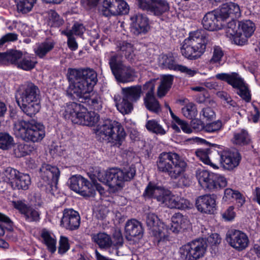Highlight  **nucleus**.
<instances>
[{
	"label": "nucleus",
	"instance_id": "obj_1",
	"mask_svg": "<svg viewBox=\"0 0 260 260\" xmlns=\"http://www.w3.org/2000/svg\"><path fill=\"white\" fill-rule=\"evenodd\" d=\"M67 79L69 86L66 91V96L71 100L83 98L89 108L99 111L102 108L101 98L98 93L90 94L96 84L97 73L90 68H68Z\"/></svg>",
	"mask_w": 260,
	"mask_h": 260
},
{
	"label": "nucleus",
	"instance_id": "obj_44",
	"mask_svg": "<svg viewBox=\"0 0 260 260\" xmlns=\"http://www.w3.org/2000/svg\"><path fill=\"white\" fill-rule=\"evenodd\" d=\"M36 2V0H15L18 12L22 14L29 12Z\"/></svg>",
	"mask_w": 260,
	"mask_h": 260
},
{
	"label": "nucleus",
	"instance_id": "obj_38",
	"mask_svg": "<svg viewBox=\"0 0 260 260\" xmlns=\"http://www.w3.org/2000/svg\"><path fill=\"white\" fill-rule=\"evenodd\" d=\"M23 53L20 50L16 49L7 50L3 52L4 63L18 64V60L22 57Z\"/></svg>",
	"mask_w": 260,
	"mask_h": 260
},
{
	"label": "nucleus",
	"instance_id": "obj_4",
	"mask_svg": "<svg viewBox=\"0 0 260 260\" xmlns=\"http://www.w3.org/2000/svg\"><path fill=\"white\" fill-rule=\"evenodd\" d=\"M14 134L17 138L26 142H40L46 135L45 126L35 120H21L14 124Z\"/></svg>",
	"mask_w": 260,
	"mask_h": 260
},
{
	"label": "nucleus",
	"instance_id": "obj_5",
	"mask_svg": "<svg viewBox=\"0 0 260 260\" xmlns=\"http://www.w3.org/2000/svg\"><path fill=\"white\" fill-rule=\"evenodd\" d=\"M156 166L158 172L176 179L185 172L187 164L177 153L162 152L158 157Z\"/></svg>",
	"mask_w": 260,
	"mask_h": 260
},
{
	"label": "nucleus",
	"instance_id": "obj_26",
	"mask_svg": "<svg viewBox=\"0 0 260 260\" xmlns=\"http://www.w3.org/2000/svg\"><path fill=\"white\" fill-rule=\"evenodd\" d=\"M171 221L170 230L174 233L187 229L190 224L187 216L180 213H175L171 218Z\"/></svg>",
	"mask_w": 260,
	"mask_h": 260
},
{
	"label": "nucleus",
	"instance_id": "obj_63",
	"mask_svg": "<svg viewBox=\"0 0 260 260\" xmlns=\"http://www.w3.org/2000/svg\"><path fill=\"white\" fill-rule=\"evenodd\" d=\"M0 224L6 227V230L8 231L13 230V224L12 220L8 216L2 213H0Z\"/></svg>",
	"mask_w": 260,
	"mask_h": 260
},
{
	"label": "nucleus",
	"instance_id": "obj_37",
	"mask_svg": "<svg viewBox=\"0 0 260 260\" xmlns=\"http://www.w3.org/2000/svg\"><path fill=\"white\" fill-rule=\"evenodd\" d=\"M144 103L145 107L150 112L158 114L161 111L160 105L154 94L150 95L146 93L144 98Z\"/></svg>",
	"mask_w": 260,
	"mask_h": 260
},
{
	"label": "nucleus",
	"instance_id": "obj_15",
	"mask_svg": "<svg viewBox=\"0 0 260 260\" xmlns=\"http://www.w3.org/2000/svg\"><path fill=\"white\" fill-rule=\"evenodd\" d=\"M15 98L17 104H19L20 102L41 100L40 90L34 83L28 82L17 91Z\"/></svg>",
	"mask_w": 260,
	"mask_h": 260
},
{
	"label": "nucleus",
	"instance_id": "obj_35",
	"mask_svg": "<svg viewBox=\"0 0 260 260\" xmlns=\"http://www.w3.org/2000/svg\"><path fill=\"white\" fill-rule=\"evenodd\" d=\"M142 92V87L141 85L132 86L122 89L123 96L128 99L131 102H137L139 100Z\"/></svg>",
	"mask_w": 260,
	"mask_h": 260
},
{
	"label": "nucleus",
	"instance_id": "obj_39",
	"mask_svg": "<svg viewBox=\"0 0 260 260\" xmlns=\"http://www.w3.org/2000/svg\"><path fill=\"white\" fill-rule=\"evenodd\" d=\"M173 76L171 75H165L162 77L157 89V95L159 97H163L167 93L173 84Z\"/></svg>",
	"mask_w": 260,
	"mask_h": 260
},
{
	"label": "nucleus",
	"instance_id": "obj_19",
	"mask_svg": "<svg viewBox=\"0 0 260 260\" xmlns=\"http://www.w3.org/2000/svg\"><path fill=\"white\" fill-rule=\"evenodd\" d=\"M216 196L215 194H205L200 196L196 202L198 210L203 213L213 214L216 208Z\"/></svg>",
	"mask_w": 260,
	"mask_h": 260
},
{
	"label": "nucleus",
	"instance_id": "obj_11",
	"mask_svg": "<svg viewBox=\"0 0 260 260\" xmlns=\"http://www.w3.org/2000/svg\"><path fill=\"white\" fill-rule=\"evenodd\" d=\"M206 251V243L203 238L193 240L180 248L182 257L185 260H197L202 257Z\"/></svg>",
	"mask_w": 260,
	"mask_h": 260
},
{
	"label": "nucleus",
	"instance_id": "obj_7",
	"mask_svg": "<svg viewBox=\"0 0 260 260\" xmlns=\"http://www.w3.org/2000/svg\"><path fill=\"white\" fill-rule=\"evenodd\" d=\"M136 175L134 168L120 169L111 168L107 169L102 175H99V180L109 186L110 188L122 187L124 182L129 181Z\"/></svg>",
	"mask_w": 260,
	"mask_h": 260
},
{
	"label": "nucleus",
	"instance_id": "obj_23",
	"mask_svg": "<svg viewBox=\"0 0 260 260\" xmlns=\"http://www.w3.org/2000/svg\"><path fill=\"white\" fill-rule=\"evenodd\" d=\"M217 9L224 22L229 18L236 19L241 15L240 7L235 3L229 2L222 4Z\"/></svg>",
	"mask_w": 260,
	"mask_h": 260
},
{
	"label": "nucleus",
	"instance_id": "obj_21",
	"mask_svg": "<svg viewBox=\"0 0 260 260\" xmlns=\"http://www.w3.org/2000/svg\"><path fill=\"white\" fill-rule=\"evenodd\" d=\"M157 216L154 214H148L146 218L147 225L150 228H154L152 230L153 242L155 245L159 246L161 243L166 242L168 236L165 233L155 226Z\"/></svg>",
	"mask_w": 260,
	"mask_h": 260
},
{
	"label": "nucleus",
	"instance_id": "obj_22",
	"mask_svg": "<svg viewBox=\"0 0 260 260\" xmlns=\"http://www.w3.org/2000/svg\"><path fill=\"white\" fill-rule=\"evenodd\" d=\"M237 22L236 19H231V21L229 22H226V20L224 27H226L227 36L233 38L236 44L242 46L247 42V40L246 38H241V31L239 30V21H238V25H237Z\"/></svg>",
	"mask_w": 260,
	"mask_h": 260
},
{
	"label": "nucleus",
	"instance_id": "obj_55",
	"mask_svg": "<svg viewBox=\"0 0 260 260\" xmlns=\"http://www.w3.org/2000/svg\"><path fill=\"white\" fill-rule=\"evenodd\" d=\"M70 248V245L68 238L66 236H61L59 240L58 253L60 254H63L66 253Z\"/></svg>",
	"mask_w": 260,
	"mask_h": 260
},
{
	"label": "nucleus",
	"instance_id": "obj_3",
	"mask_svg": "<svg viewBox=\"0 0 260 260\" xmlns=\"http://www.w3.org/2000/svg\"><path fill=\"white\" fill-rule=\"evenodd\" d=\"M208 42V36L203 30L198 29L190 32L189 37L182 43L181 53L188 59H197L205 53Z\"/></svg>",
	"mask_w": 260,
	"mask_h": 260
},
{
	"label": "nucleus",
	"instance_id": "obj_62",
	"mask_svg": "<svg viewBox=\"0 0 260 260\" xmlns=\"http://www.w3.org/2000/svg\"><path fill=\"white\" fill-rule=\"evenodd\" d=\"M234 209L235 207L233 206H231L221 214L222 217L224 221H231L234 220L236 215Z\"/></svg>",
	"mask_w": 260,
	"mask_h": 260
},
{
	"label": "nucleus",
	"instance_id": "obj_27",
	"mask_svg": "<svg viewBox=\"0 0 260 260\" xmlns=\"http://www.w3.org/2000/svg\"><path fill=\"white\" fill-rule=\"evenodd\" d=\"M216 78L222 81L226 82L233 88H240L244 82L239 75L236 72L229 73H219L216 75Z\"/></svg>",
	"mask_w": 260,
	"mask_h": 260
},
{
	"label": "nucleus",
	"instance_id": "obj_29",
	"mask_svg": "<svg viewBox=\"0 0 260 260\" xmlns=\"http://www.w3.org/2000/svg\"><path fill=\"white\" fill-rule=\"evenodd\" d=\"M18 105L22 111L30 117L38 113L41 108V100L30 102H20Z\"/></svg>",
	"mask_w": 260,
	"mask_h": 260
},
{
	"label": "nucleus",
	"instance_id": "obj_40",
	"mask_svg": "<svg viewBox=\"0 0 260 260\" xmlns=\"http://www.w3.org/2000/svg\"><path fill=\"white\" fill-rule=\"evenodd\" d=\"M79 194L84 198H94L95 196V190L94 188V185L84 177L80 186Z\"/></svg>",
	"mask_w": 260,
	"mask_h": 260
},
{
	"label": "nucleus",
	"instance_id": "obj_53",
	"mask_svg": "<svg viewBox=\"0 0 260 260\" xmlns=\"http://www.w3.org/2000/svg\"><path fill=\"white\" fill-rule=\"evenodd\" d=\"M238 91L237 93L246 103H249L251 100V95L248 87L244 82L240 88H236Z\"/></svg>",
	"mask_w": 260,
	"mask_h": 260
},
{
	"label": "nucleus",
	"instance_id": "obj_12",
	"mask_svg": "<svg viewBox=\"0 0 260 260\" xmlns=\"http://www.w3.org/2000/svg\"><path fill=\"white\" fill-rule=\"evenodd\" d=\"M161 197L157 198V202L169 208L184 210L190 208V203L188 200L173 194L169 190L165 189L164 192L161 193Z\"/></svg>",
	"mask_w": 260,
	"mask_h": 260
},
{
	"label": "nucleus",
	"instance_id": "obj_32",
	"mask_svg": "<svg viewBox=\"0 0 260 260\" xmlns=\"http://www.w3.org/2000/svg\"><path fill=\"white\" fill-rule=\"evenodd\" d=\"M224 193L222 200L225 202H232L233 200H235L238 206L240 207L242 206L245 202L244 197L238 190L227 188L224 190Z\"/></svg>",
	"mask_w": 260,
	"mask_h": 260
},
{
	"label": "nucleus",
	"instance_id": "obj_9",
	"mask_svg": "<svg viewBox=\"0 0 260 260\" xmlns=\"http://www.w3.org/2000/svg\"><path fill=\"white\" fill-rule=\"evenodd\" d=\"M199 183L204 188L210 191H217L226 186V178L220 174L199 169L196 172Z\"/></svg>",
	"mask_w": 260,
	"mask_h": 260
},
{
	"label": "nucleus",
	"instance_id": "obj_49",
	"mask_svg": "<svg viewBox=\"0 0 260 260\" xmlns=\"http://www.w3.org/2000/svg\"><path fill=\"white\" fill-rule=\"evenodd\" d=\"M132 102L128 99L123 96L121 102L117 105V108L123 114H129L133 109Z\"/></svg>",
	"mask_w": 260,
	"mask_h": 260
},
{
	"label": "nucleus",
	"instance_id": "obj_64",
	"mask_svg": "<svg viewBox=\"0 0 260 260\" xmlns=\"http://www.w3.org/2000/svg\"><path fill=\"white\" fill-rule=\"evenodd\" d=\"M163 64L166 66L168 69L175 71H178L179 66L181 64H178L176 63L175 60L172 56H166Z\"/></svg>",
	"mask_w": 260,
	"mask_h": 260
},
{
	"label": "nucleus",
	"instance_id": "obj_52",
	"mask_svg": "<svg viewBox=\"0 0 260 260\" xmlns=\"http://www.w3.org/2000/svg\"><path fill=\"white\" fill-rule=\"evenodd\" d=\"M200 118L206 121L213 120L216 114L213 109L210 107H206L202 109L200 113Z\"/></svg>",
	"mask_w": 260,
	"mask_h": 260
},
{
	"label": "nucleus",
	"instance_id": "obj_2",
	"mask_svg": "<svg viewBox=\"0 0 260 260\" xmlns=\"http://www.w3.org/2000/svg\"><path fill=\"white\" fill-rule=\"evenodd\" d=\"M95 133L98 141L107 142L118 148L122 145L126 137V133L121 123L110 119H107L102 124H99Z\"/></svg>",
	"mask_w": 260,
	"mask_h": 260
},
{
	"label": "nucleus",
	"instance_id": "obj_33",
	"mask_svg": "<svg viewBox=\"0 0 260 260\" xmlns=\"http://www.w3.org/2000/svg\"><path fill=\"white\" fill-rule=\"evenodd\" d=\"M251 142V137L247 130L241 129L234 133L233 138L234 144L244 146L249 145Z\"/></svg>",
	"mask_w": 260,
	"mask_h": 260
},
{
	"label": "nucleus",
	"instance_id": "obj_20",
	"mask_svg": "<svg viewBox=\"0 0 260 260\" xmlns=\"http://www.w3.org/2000/svg\"><path fill=\"white\" fill-rule=\"evenodd\" d=\"M14 206L19 211L26 222H37L40 220V213L38 209L28 206L21 201L14 202Z\"/></svg>",
	"mask_w": 260,
	"mask_h": 260
},
{
	"label": "nucleus",
	"instance_id": "obj_59",
	"mask_svg": "<svg viewBox=\"0 0 260 260\" xmlns=\"http://www.w3.org/2000/svg\"><path fill=\"white\" fill-rule=\"evenodd\" d=\"M191 126L192 129V132H205V124L203 120L201 118H194L191 121Z\"/></svg>",
	"mask_w": 260,
	"mask_h": 260
},
{
	"label": "nucleus",
	"instance_id": "obj_46",
	"mask_svg": "<svg viewBox=\"0 0 260 260\" xmlns=\"http://www.w3.org/2000/svg\"><path fill=\"white\" fill-rule=\"evenodd\" d=\"M183 115L189 119H192L198 114L196 105L192 103H189L181 109Z\"/></svg>",
	"mask_w": 260,
	"mask_h": 260
},
{
	"label": "nucleus",
	"instance_id": "obj_41",
	"mask_svg": "<svg viewBox=\"0 0 260 260\" xmlns=\"http://www.w3.org/2000/svg\"><path fill=\"white\" fill-rule=\"evenodd\" d=\"M213 144H212L211 148L198 149L196 151V155L204 164L210 165L214 169H217L218 168V166L213 164L209 157V154L215 151Z\"/></svg>",
	"mask_w": 260,
	"mask_h": 260
},
{
	"label": "nucleus",
	"instance_id": "obj_28",
	"mask_svg": "<svg viewBox=\"0 0 260 260\" xmlns=\"http://www.w3.org/2000/svg\"><path fill=\"white\" fill-rule=\"evenodd\" d=\"M165 189L154 182L150 181L142 194V197L145 201L155 199L157 201V198L162 197L161 193L164 192Z\"/></svg>",
	"mask_w": 260,
	"mask_h": 260
},
{
	"label": "nucleus",
	"instance_id": "obj_24",
	"mask_svg": "<svg viewBox=\"0 0 260 260\" xmlns=\"http://www.w3.org/2000/svg\"><path fill=\"white\" fill-rule=\"evenodd\" d=\"M125 238L131 240L133 238H141L143 235V229L140 222L135 219L128 220L125 225Z\"/></svg>",
	"mask_w": 260,
	"mask_h": 260
},
{
	"label": "nucleus",
	"instance_id": "obj_51",
	"mask_svg": "<svg viewBox=\"0 0 260 260\" xmlns=\"http://www.w3.org/2000/svg\"><path fill=\"white\" fill-rule=\"evenodd\" d=\"M119 50L122 53V55H124L126 59L132 58V53L134 52L133 45L126 41H123L119 43Z\"/></svg>",
	"mask_w": 260,
	"mask_h": 260
},
{
	"label": "nucleus",
	"instance_id": "obj_25",
	"mask_svg": "<svg viewBox=\"0 0 260 260\" xmlns=\"http://www.w3.org/2000/svg\"><path fill=\"white\" fill-rule=\"evenodd\" d=\"M45 169L42 174V179L52 188H57L60 172L59 169L54 166L47 164L43 168Z\"/></svg>",
	"mask_w": 260,
	"mask_h": 260
},
{
	"label": "nucleus",
	"instance_id": "obj_18",
	"mask_svg": "<svg viewBox=\"0 0 260 260\" xmlns=\"http://www.w3.org/2000/svg\"><path fill=\"white\" fill-rule=\"evenodd\" d=\"M131 31L136 35L146 34L149 28V19L145 15L137 13L130 16Z\"/></svg>",
	"mask_w": 260,
	"mask_h": 260
},
{
	"label": "nucleus",
	"instance_id": "obj_10",
	"mask_svg": "<svg viewBox=\"0 0 260 260\" xmlns=\"http://www.w3.org/2000/svg\"><path fill=\"white\" fill-rule=\"evenodd\" d=\"M215 151L220 158L221 166L228 171H232L240 164L242 156L239 151L235 148H224V146L213 144Z\"/></svg>",
	"mask_w": 260,
	"mask_h": 260
},
{
	"label": "nucleus",
	"instance_id": "obj_17",
	"mask_svg": "<svg viewBox=\"0 0 260 260\" xmlns=\"http://www.w3.org/2000/svg\"><path fill=\"white\" fill-rule=\"evenodd\" d=\"M202 24L204 29L209 31L222 29L225 25L217 9L207 13L202 19Z\"/></svg>",
	"mask_w": 260,
	"mask_h": 260
},
{
	"label": "nucleus",
	"instance_id": "obj_54",
	"mask_svg": "<svg viewBox=\"0 0 260 260\" xmlns=\"http://www.w3.org/2000/svg\"><path fill=\"white\" fill-rule=\"evenodd\" d=\"M222 127L221 120H218L205 124V132L208 133H214L219 131Z\"/></svg>",
	"mask_w": 260,
	"mask_h": 260
},
{
	"label": "nucleus",
	"instance_id": "obj_57",
	"mask_svg": "<svg viewBox=\"0 0 260 260\" xmlns=\"http://www.w3.org/2000/svg\"><path fill=\"white\" fill-rule=\"evenodd\" d=\"M20 172L11 167L7 168L4 172V175L11 186V182L14 181Z\"/></svg>",
	"mask_w": 260,
	"mask_h": 260
},
{
	"label": "nucleus",
	"instance_id": "obj_31",
	"mask_svg": "<svg viewBox=\"0 0 260 260\" xmlns=\"http://www.w3.org/2000/svg\"><path fill=\"white\" fill-rule=\"evenodd\" d=\"M31 184L30 176L27 174L20 172L14 181L11 182V187L13 190H26Z\"/></svg>",
	"mask_w": 260,
	"mask_h": 260
},
{
	"label": "nucleus",
	"instance_id": "obj_13",
	"mask_svg": "<svg viewBox=\"0 0 260 260\" xmlns=\"http://www.w3.org/2000/svg\"><path fill=\"white\" fill-rule=\"evenodd\" d=\"M139 7L144 11L160 16L170 10V5L167 0H137Z\"/></svg>",
	"mask_w": 260,
	"mask_h": 260
},
{
	"label": "nucleus",
	"instance_id": "obj_14",
	"mask_svg": "<svg viewBox=\"0 0 260 260\" xmlns=\"http://www.w3.org/2000/svg\"><path fill=\"white\" fill-rule=\"evenodd\" d=\"M226 240L229 244L238 251L245 249L249 242L248 236L245 233L235 229H231L227 232Z\"/></svg>",
	"mask_w": 260,
	"mask_h": 260
},
{
	"label": "nucleus",
	"instance_id": "obj_50",
	"mask_svg": "<svg viewBox=\"0 0 260 260\" xmlns=\"http://www.w3.org/2000/svg\"><path fill=\"white\" fill-rule=\"evenodd\" d=\"M37 63L36 61L31 60L29 56H24L22 60L18 63V68L24 71H30L33 69Z\"/></svg>",
	"mask_w": 260,
	"mask_h": 260
},
{
	"label": "nucleus",
	"instance_id": "obj_45",
	"mask_svg": "<svg viewBox=\"0 0 260 260\" xmlns=\"http://www.w3.org/2000/svg\"><path fill=\"white\" fill-rule=\"evenodd\" d=\"M83 178L80 175L72 176L70 177L68 182L70 188L79 194Z\"/></svg>",
	"mask_w": 260,
	"mask_h": 260
},
{
	"label": "nucleus",
	"instance_id": "obj_47",
	"mask_svg": "<svg viewBox=\"0 0 260 260\" xmlns=\"http://www.w3.org/2000/svg\"><path fill=\"white\" fill-rule=\"evenodd\" d=\"M13 138L7 133H0V149L8 150L13 145Z\"/></svg>",
	"mask_w": 260,
	"mask_h": 260
},
{
	"label": "nucleus",
	"instance_id": "obj_30",
	"mask_svg": "<svg viewBox=\"0 0 260 260\" xmlns=\"http://www.w3.org/2000/svg\"><path fill=\"white\" fill-rule=\"evenodd\" d=\"M92 241L99 246L100 249H108L111 248L112 238L110 235L105 232H99L93 234Z\"/></svg>",
	"mask_w": 260,
	"mask_h": 260
},
{
	"label": "nucleus",
	"instance_id": "obj_48",
	"mask_svg": "<svg viewBox=\"0 0 260 260\" xmlns=\"http://www.w3.org/2000/svg\"><path fill=\"white\" fill-rule=\"evenodd\" d=\"M146 127L148 131L156 134L163 135L166 133L162 126L155 120H148L146 124Z\"/></svg>",
	"mask_w": 260,
	"mask_h": 260
},
{
	"label": "nucleus",
	"instance_id": "obj_43",
	"mask_svg": "<svg viewBox=\"0 0 260 260\" xmlns=\"http://www.w3.org/2000/svg\"><path fill=\"white\" fill-rule=\"evenodd\" d=\"M41 236L44 241V244L47 246L48 250L51 253L56 250V241L53 238L47 231H42Z\"/></svg>",
	"mask_w": 260,
	"mask_h": 260
},
{
	"label": "nucleus",
	"instance_id": "obj_8",
	"mask_svg": "<svg viewBox=\"0 0 260 260\" xmlns=\"http://www.w3.org/2000/svg\"><path fill=\"white\" fill-rule=\"evenodd\" d=\"M119 55L115 54L111 56L109 64L111 72L116 81L119 83H127L134 81L136 77L135 70L130 66H125L122 60L119 59Z\"/></svg>",
	"mask_w": 260,
	"mask_h": 260
},
{
	"label": "nucleus",
	"instance_id": "obj_58",
	"mask_svg": "<svg viewBox=\"0 0 260 260\" xmlns=\"http://www.w3.org/2000/svg\"><path fill=\"white\" fill-rule=\"evenodd\" d=\"M49 20L51 25L55 27H58L63 23V20L54 10L51 11L49 15Z\"/></svg>",
	"mask_w": 260,
	"mask_h": 260
},
{
	"label": "nucleus",
	"instance_id": "obj_34",
	"mask_svg": "<svg viewBox=\"0 0 260 260\" xmlns=\"http://www.w3.org/2000/svg\"><path fill=\"white\" fill-rule=\"evenodd\" d=\"M239 30L241 31V38L248 39L251 37L255 30V25L250 20H244L239 21Z\"/></svg>",
	"mask_w": 260,
	"mask_h": 260
},
{
	"label": "nucleus",
	"instance_id": "obj_56",
	"mask_svg": "<svg viewBox=\"0 0 260 260\" xmlns=\"http://www.w3.org/2000/svg\"><path fill=\"white\" fill-rule=\"evenodd\" d=\"M34 150V147L27 144H20L17 146V151L19 153L17 157H24L30 154Z\"/></svg>",
	"mask_w": 260,
	"mask_h": 260
},
{
	"label": "nucleus",
	"instance_id": "obj_61",
	"mask_svg": "<svg viewBox=\"0 0 260 260\" xmlns=\"http://www.w3.org/2000/svg\"><path fill=\"white\" fill-rule=\"evenodd\" d=\"M224 55L222 48L219 46H215L213 48V56L210 60L212 63L219 62Z\"/></svg>",
	"mask_w": 260,
	"mask_h": 260
},
{
	"label": "nucleus",
	"instance_id": "obj_42",
	"mask_svg": "<svg viewBox=\"0 0 260 260\" xmlns=\"http://www.w3.org/2000/svg\"><path fill=\"white\" fill-rule=\"evenodd\" d=\"M54 41L46 40L39 45L35 50V53L40 58H43L48 52L54 48Z\"/></svg>",
	"mask_w": 260,
	"mask_h": 260
},
{
	"label": "nucleus",
	"instance_id": "obj_36",
	"mask_svg": "<svg viewBox=\"0 0 260 260\" xmlns=\"http://www.w3.org/2000/svg\"><path fill=\"white\" fill-rule=\"evenodd\" d=\"M118 0H104L102 14L106 17L118 15L117 6Z\"/></svg>",
	"mask_w": 260,
	"mask_h": 260
},
{
	"label": "nucleus",
	"instance_id": "obj_6",
	"mask_svg": "<svg viewBox=\"0 0 260 260\" xmlns=\"http://www.w3.org/2000/svg\"><path fill=\"white\" fill-rule=\"evenodd\" d=\"M62 115L74 123L87 126L94 125L99 119L95 111L89 112L83 105L75 102L67 103Z\"/></svg>",
	"mask_w": 260,
	"mask_h": 260
},
{
	"label": "nucleus",
	"instance_id": "obj_60",
	"mask_svg": "<svg viewBox=\"0 0 260 260\" xmlns=\"http://www.w3.org/2000/svg\"><path fill=\"white\" fill-rule=\"evenodd\" d=\"M112 243L111 248L114 249H117L123 245V238L120 232H116L113 234Z\"/></svg>",
	"mask_w": 260,
	"mask_h": 260
},
{
	"label": "nucleus",
	"instance_id": "obj_16",
	"mask_svg": "<svg viewBox=\"0 0 260 260\" xmlns=\"http://www.w3.org/2000/svg\"><path fill=\"white\" fill-rule=\"evenodd\" d=\"M81 218L79 212L73 208H65L60 221L61 227L73 231L78 230L80 225Z\"/></svg>",
	"mask_w": 260,
	"mask_h": 260
}]
</instances>
